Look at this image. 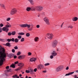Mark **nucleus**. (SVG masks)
Here are the masks:
<instances>
[{"label":"nucleus","instance_id":"1","mask_svg":"<svg viewBox=\"0 0 78 78\" xmlns=\"http://www.w3.org/2000/svg\"><path fill=\"white\" fill-rule=\"evenodd\" d=\"M20 27L22 28H26L27 27V30L28 31H32L33 30V28L34 26L33 24H20Z\"/></svg>","mask_w":78,"mask_h":78},{"label":"nucleus","instance_id":"2","mask_svg":"<svg viewBox=\"0 0 78 78\" xmlns=\"http://www.w3.org/2000/svg\"><path fill=\"white\" fill-rule=\"evenodd\" d=\"M5 55L4 54H3L1 56H0V66H2L3 64V62L5 61Z\"/></svg>","mask_w":78,"mask_h":78},{"label":"nucleus","instance_id":"3","mask_svg":"<svg viewBox=\"0 0 78 78\" xmlns=\"http://www.w3.org/2000/svg\"><path fill=\"white\" fill-rule=\"evenodd\" d=\"M17 12V10L16 8H14L12 9L10 12V15H14Z\"/></svg>","mask_w":78,"mask_h":78},{"label":"nucleus","instance_id":"4","mask_svg":"<svg viewBox=\"0 0 78 78\" xmlns=\"http://www.w3.org/2000/svg\"><path fill=\"white\" fill-rule=\"evenodd\" d=\"M64 69V66H60L57 67L55 69L56 72H60Z\"/></svg>","mask_w":78,"mask_h":78},{"label":"nucleus","instance_id":"5","mask_svg":"<svg viewBox=\"0 0 78 78\" xmlns=\"http://www.w3.org/2000/svg\"><path fill=\"white\" fill-rule=\"evenodd\" d=\"M53 34H48L46 36V37L45 38V39H47V37L48 39H49L51 40L53 39Z\"/></svg>","mask_w":78,"mask_h":78},{"label":"nucleus","instance_id":"6","mask_svg":"<svg viewBox=\"0 0 78 78\" xmlns=\"http://www.w3.org/2000/svg\"><path fill=\"white\" fill-rule=\"evenodd\" d=\"M17 65L18 66H19L20 67H18L16 69V70H20V69H22V67L24 66V64L22 62L19 63H18Z\"/></svg>","mask_w":78,"mask_h":78},{"label":"nucleus","instance_id":"7","mask_svg":"<svg viewBox=\"0 0 78 78\" xmlns=\"http://www.w3.org/2000/svg\"><path fill=\"white\" fill-rule=\"evenodd\" d=\"M43 20L45 22V23L47 25H50V22H49V20L48 19V18L47 17H45L44 19Z\"/></svg>","mask_w":78,"mask_h":78},{"label":"nucleus","instance_id":"8","mask_svg":"<svg viewBox=\"0 0 78 78\" xmlns=\"http://www.w3.org/2000/svg\"><path fill=\"white\" fill-rule=\"evenodd\" d=\"M58 44V41L56 40H54L53 41V42L52 44V46L53 48H55L56 47V45Z\"/></svg>","mask_w":78,"mask_h":78},{"label":"nucleus","instance_id":"9","mask_svg":"<svg viewBox=\"0 0 78 78\" xmlns=\"http://www.w3.org/2000/svg\"><path fill=\"white\" fill-rule=\"evenodd\" d=\"M36 10L37 11H41L43 9V7L41 6H36Z\"/></svg>","mask_w":78,"mask_h":78},{"label":"nucleus","instance_id":"10","mask_svg":"<svg viewBox=\"0 0 78 78\" xmlns=\"http://www.w3.org/2000/svg\"><path fill=\"white\" fill-rule=\"evenodd\" d=\"M0 51L2 52V53L0 54V56H1L2 55H3V54H4V55H5V58H6V54L5 53V49L2 47V48L1 49Z\"/></svg>","mask_w":78,"mask_h":78},{"label":"nucleus","instance_id":"11","mask_svg":"<svg viewBox=\"0 0 78 78\" xmlns=\"http://www.w3.org/2000/svg\"><path fill=\"white\" fill-rule=\"evenodd\" d=\"M37 67L38 70H41V69H43L44 68V66L42 64H40L37 66Z\"/></svg>","mask_w":78,"mask_h":78},{"label":"nucleus","instance_id":"12","mask_svg":"<svg viewBox=\"0 0 78 78\" xmlns=\"http://www.w3.org/2000/svg\"><path fill=\"white\" fill-rule=\"evenodd\" d=\"M25 55H22L19 56L18 57V59H23L25 58Z\"/></svg>","mask_w":78,"mask_h":78},{"label":"nucleus","instance_id":"13","mask_svg":"<svg viewBox=\"0 0 78 78\" xmlns=\"http://www.w3.org/2000/svg\"><path fill=\"white\" fill-rule=\"evenodd\" d=\"M31 11H35L36 10V6L34 7L32 6L30 7Z\"/></svg>","mask_w":78,"mask_h":78},{"label":"nucleus","instance_id":"14","mask_svg":"<svg viewBox=\"0 0 78 78\" xmlns=\"http://www.w3.org/2000/svg\"><path fill=\"white\" fill-rule=\"evenodd\" d=\"M2 30L5 31L6 33H8V31H9V28L4 27L2 28Z\"/></svg>","mask_w":78,"mask_h":78},{"label":"nucleus","instance_id":"15","mask_svg":"<svg viewBox=\"0 0 78 78\" xmlns=\"http://www.w3.org/2000/svg\"><path fill=\"white\" fill-rule=\"evenodd\" d=\"M51 55H53L54 56H55L57 55V53L55 51H53V52L51 53Z\"/></svg>","mask_w":78,"mask_h":78},{"label":"nucleus","instance_id":"16","mask_svg":"<svg viewBox=\"0 0 78 78\" xmlns=\"http://www.w3.org/2000/svg\"><path fill=\"white\" fill-rule=\"evenodd\" d=\"M36 61V58H33L30 59V62H35Z\"/></svg>","mask_w":78,"mask_h":78},{"label":"nucleus","instance_id":"17","mask_svg":"<svg viewBox=\"0 0 78 78\" xmlns=\"http://www.w3.org/2000/svg\"><path fill=\"white\" fill-rule=\"evenodd\" d=\"M78 17H75L73 18L72 19V20L74 22H75L76 21H77V20H78Z\"/></svg>","mask_w":78,"mask_h":78},{"label":"nucleus","instance_id":"18","mask_svg":"<svg viewBox=\"0 0 78 78\" xmlns=\"http://www.w3.org/2000/svg\"><path fill=\"white\" fill-rule=\"evenodd\" d=\"M74 72H75L69 73H68L66 74L65 76H69V75H70L73 74Z\"/></svg>","mask_w":78,"mask_h":78},{"label":"nucleus","instance_id":"19","mask_svg":"<svg viewBox=\"0 0 78 78\" xmlns=\"http://www.w3.org/2000/svg\"><path fill=\"white\" fill-rule=\"evenodd\" d=\"M34 42H38L39 41V38L37 37H36L34 38Z\"/></svg>","mask_w":78,"mask_h":78},{"label":"nucleus","instance_id":"20","mask_svg":"<svg viewBox=\"0 0 78 78\" xmlns=\"http://www.w3.org/2000/svg\"><path fill=\"white\" fill-rule=\"evenodd\" d=\"M13 56H14V55L12 54H10L8 55V57H9V58H13Z\"/></svg>","mask_w":78,"mask_h":78},{"label":"nucleus","instance_id":"21","mask_svg":"<svg viewBox=\"0 0 78 78\" xmlns=\"http://www.w3.org/2000/svg\"><path fill=\"white\" fill-rule=\"evenodd\" d=\"M0 6L3 8V9H5V5L3 4L0 3Z\"/></svg>","mask_w":78,"mask_h":78},{"label":"nucleus","instance_id":"22","mask_svg":"<svg viewBox=\"0 0 78 78\" xmlns=\"http://www.w3.org/2000/svg\"><path fill=\"white\" fill-rule=\"evenodd\" d=\"M29 72L30 74H33L34 71H33V69H30L29 70Z\"/></svg>","mask_w":78,"mask_h":78},{"label":"nucleus","instance_id":"23","mask_svg":"<svg viewBox=\"0 0 78 78\" xmlns=\"http://www.w3.org/2000/svg\"><path fill=\"white\" fill-rule=\"evenodd\" d=\"M31 5H34V1L33 0H28Z\"/></svg>","mask_w":78,"mask_h":78},{"label":"nucleus","instance_id":"24","mask_svg":"<svg viewBox=\"0 0 78 78\" xmlns=\"http://www.w3.org/2000/svg\"><path fill=\"white\" fill-rule=\"evenodd\" d=\"M26 10L28 12L31 11V7H27L26 8Z\"/></svg>","mask_w":78,"mask_h":78},{"label":"nucleus","instance_id":"25","mask_svg":"<svg viewBox=\"0 0 78 78\" xmlns=\"http://www.w3.org/2000/svg\"><path fill=\"white\" fill-rule=\"evenodd\" d=\"M10 67H12V68H15L16 67V66H15V64H12L10 66Z\"/></svg>","mask_w":78,"mask_h":78},{"label":"nucleus","instance_id":"26","mask_svg":"<svg viewBox=\"0 0 78 78\" xmlns=\"http://www.w3.org/2000/svg\"><path fill=\"white\" fill-rule=\"evenodd\" d=\"M6 45L8 47H11V44H10V43L9 42L7 43L6 44Z\"/></svg>","mask_w":78,"mask_h":78},{"label":"nucleus","instance_id":"27","mask_svg":"<svg viewBox=\"0 0 78 78\" xmlns=\"http://www.w3.org/2000/svg\"><path fill=\"white\" fill-rule=\"evenodd\" d=\"M16 31H14L13 32H12V36H14V35H16Z\"/></svg>","mask_w":78,"mask_h":78},{"label":"nucleus","instance_id":"28","mask_svg":"<svg viewBox=\"0 0 78 78\" xmlns=\"http://www.w3.org/2000/svg\"><path fill=\"white\" fill-rule=\"evenodd\" d=\"M14 42H15V43H17V42H19V39H18L17 38H16L15 39Z\"/></svg>","mask_w":78,"mask_h":78},{"label":"nucleus","instance_id":"29","mask_svg":"<svg viewBox=\"0 0 78 78\" xmlns=\"http://www.w3.org/2000/svg\"><path fill=\"white\" fill-rule=\"evenodd\" d=\"M18 34H19V35H20V36H22V35H24V34H25L24 33H18Z\"/></svg>","mask_w":78,"mask_h":78},{"label":"nucleus","instance_id":"30","mask_svg":"<svg viewBox=\"0 0 78 78\" xmlns=\"http://www.w3.org/2000/svg\"><path fill=\"white\" fill-rule=\"evenodd\" d=\"M18 75L17 74H15L13 76H12V77L13 78H16L17 77V76Z\"/></svg>","mask_w":78,"mask_h":78},{"label":"nucleus","instance_id":"31","mask_svg":"<svg viewBox=\"0 0 78 78\" xmlns=\"http://www.w3.org/2000/svg\"><path fill=\"white\" fill-rule=\"evenodd\" d=\"M68 27V28H71V29H72V28H73V26L72 25L69 26Z\"/></svg>","mask_w":78,"mask_h":78},{"label":"nucleus","instance_id":"32","mask_svg":"<svg viewBox=\"0 0 78 78\" xmlns=\"http://www.w3.org/2000/svg\"><path fill=\"white\" fill-rule=\"evenodd\" d=\"M26 35L27 37H29V36H30V33H27L26 34Z\"/></svg>","mask_w":78,"mask_h":78},{"label":"nucleus","instance_id":"33","mask_svg":"<svg viewBox=\"0 0 78 78\" xmlns=\"http://www.w3.org/2000/svg\"><path fill=\"white\" fill-rule=\"evenodd\" d=\"M8 35L9 36H11L12 35V33L11 32H9L8 33Z\"/></svg>","mask_w":78,"mask_h":78},{"label":"nucleus","instance_id":"34","mask_svg":"<svg viewBox=\"0 0 78 78\" xmlns=\"http://www.w3.org/2000/svg\"><path fill=\"white\" fill-rule=\"evenodd\" d=\"M25 41V38H22L21 40V42H23Z\"/></svg>","mask_w":78,"mask_h":78},{"label":"nucleus","instance_id":"35","mask_svg":"<svg viewBox=\"0 0 78 78\" xmlns=\"http://www.w3.org/2000/svg\"><path fill=\"white\" fill-rule=\"evenodd\" d=\"M20 54H21V53H20V51H18V53H17V55L18 56H19L20 55Z\"/></svg>","mask_w":78,"mask_h":78},{"label":"nucleus","instance_id":"36","mask_svg":"<svg viewBox=\"0 0 78 78\" xmlns=\"http://www.w3.org/2000/svg\"><path fill=\"white\" fill-rule=\"evenodd\" d=\"M2 47L0 45V55L2 53V52H1L0 51H1V49H2Z\"/></svg>","mask_w":78,"mask_h":78},{"label":"nucleus","instance_id":"37","mask_svg":"<svg viewBox=\"0 0 78 78\" xmlns=\"http://www.w3.org/2000/svg\"><path fill=\"white\" fill-rule=\"evenodd\" d=\"M11 20V18H8L6 19V21H9Z\"/></svg>","mask_w":78,"mask_h":78},{"label":"nucleus","instance_id":"38","mask_svg":"<svg viewBox=\"0 0 78 78\" xmlns=\"http://www.w3.org/2000/svg\"><path fill=\"white\" fill-rule=\"evenodd\" d=\"M32 53L30 52H29L28 53V56H31V55Z\"/></svg>","mask_w":78,"mask_h":78},{"label":"nucleus","instance_id":"39","mask_svg":"<svg viewBox=\"0 0 78 78\" xmlns=\"http://www.w3.org/2000/svg\"><path fill=\"white\" fill-rule=\"evenodd\" d=\"M11 39V41H12V42H14L15 39H14V38H12Z\"/></svg>","mask_w":78,"mask_h":78},{"label":"nucleus","instance_id":"40","mask_svg":"<svg viewBox=\"0 0 78 78\" xmlns=\"http://www.w3.org/2000/svg\"><path fill=\"white\" fill-rule=\"evenodd\" d=\"M4 41H5V39L0 38V41H1L2 42H4Z\"/></svg>","mask_w":78,"mask_h":78},{"label":"nucleus","instance_id":"41","mask_svg":"<svg viewBox=\"0 0 78 78\" xmlns=\"http://www.w3.org/2000/svg\"><path fill=\"white\" fill-rule=\"evenodd\" d=\"M50 65V63H47L45 64L44 66H49Z\"/></svg>","mask_w":78,"mask_h":78},{"label":"nucleus","instance_id":"42","mask_svg":"<svg viewBox=\"0 0 78 78\" xmlns=\"http://www.w3.org/2000/svg\"><path fill=\"white\" fill-rule=\"evenodd\" d=\"M53 55H51L50 56V58H51V59H53Z\"/></svg>","mask_w":78,"mask_h":78},{"label":"nucleus","instance_id":"43","mask_svg":"<svg viewBox=\"0 0 78 78\" xmlns=\"http://www.w3.org/2000/svg\"><path fill=\"white\" fill-rule=\"evenodd\" d=\"M7 41H8V42H11V39H7Z\"/></svg>","mask_w":78,"mask_h":78},{"label":"nucleus","instance_id":"44","mask_svg":"<svg viewBox=\"0 0 78 78\" xmlns=\"http://www.w3.org/2000/svg\"><path fill=\"white\" fill-rule=\"evenodd\" d=\"M26 72L27 73H30V71L28 70H26Z\"/></svg>","mask_w":78,"mask_h":78},{"label":"nucleus","instance_id":"45","mask_svg":"<svg viewBox=\"0 0 78 78\" xmlns=\"http://www.w3.org/2000/svg\"><path fill=\"white\" fill-rule=\"evenodd\" d=\"M18 39H21V38H22V36L19 35L18 36Z\"/></svg>","mask_w":78,"mask_h":78},{"label":"nucleus","instance_id":"46","mask_svg":"<svg viewBox=\"0 0 78 78\" xmlns=\"http://www.w3.org/2000/svg\"><path fill=\"white\" fill-rule=\"evenodd\" d=\"M19 63V62L18 61H17L16 62H14L15 64H17Z\"/></svg>","mask_w":78,"mask_h":78},{"label":"nucleus","instance_id":"47","mask_svg":"<svg viewBox=\"0 0 78 78\" xmlns=\"http://www.w3.org/2000/svg\"><path fill=\"white\" fill-rule=\"evenodd\" d=\"M14 48L15 50H17L18 48V47H17V46H16L14 47Z\"/></svg>","mask_w":78,"mask_h":78},{"label":"nucleus","instance_id":"48","mask_svg":"<svg viewBox=\"0 0 78 78\" xmlns=\"http://www.w3.org/2000/svg\"><path fill=\"white\" fill-rule=\"evenodd\" d=\"M36 27L37 28H39L40 27V26L39 25H37Z\"/></svg>","mask_w":78,"mask_h":78},{"label":"nucleus","instance_id":"49","mask_svg":"<svg viewBox=\"0 0 78 78\" xmlns=\"http://www.w3.org/2000/svg\"><path fill=\"white\" fill-rule=\"evenodd\" d=\"M4 25H3V24L2 23H1L0 24V27H2L4 26Z\"/></svg>","mask_w":78,"mask_h":78},{"label":"nucleus","instance_id":"50","mask_svg":"<svg viewBox=\"0 0 78 78\" xmlns=\"http://www.w3.org/2000/svg\"><path fill=\"white\" fill-rule=\"evenodd\" d=\"M6 28H9V25H8V24H7L6 25Z\"/></svg>","mask_w":78,"mask_h":78},{"label":"nucleus","instance_id":"51","mask_svg":"<svg viewBox=\"0 0 78 78\" xmlns=\"http://www.w3.org/2000/svg\"><path fill=\"white\" fill-rule=\"evenodd\" d=\"M12 53H15V50H14V49H12Z\"/></svg>","mask_w":78,"mask_h":78},{"label":"nucleus","instance_id":"52","mask_svg":"<svg viewBox=\"0 0 78 78\" xmlns=\"http://www.w3.org/2000/svg\"><path fill=\"white\" fill-rule=\"evenodd\" d=\"M37 69L35 68L34 69V72H37Z\"/></svg>","mask_w":78,"mask_h":78},{"label":"nucleus","instance_id":"53","mask_svg":"<svg viewBox=\"0 0 78 78\" xmlns=\"http://www.w3.org/2000/svg\"><path fill=\"white\" fill-rule=\"evenodd\" d=\"M9 66H7L5 67L6 69H9Z\"/></svg>","mask_w":78,"mask_h":78},{"label":"nucleus","instance_id":"54","mask_svg":"<svg viewBox=\"0 0 78 78\" xmlns=\"http://www.w3.org/2000/svg\"><path fill=\"white\" fill-rule=\"evenodd\" d=\"M14 59H16V58H17V56H16V55L14 56Z\"/></svg>","mask_w":78,"mask_h":78},{"label":"nucleus","instance_id":"55","mask_svg":"<svg viewBox=\"0 0 78 78\" xmlns=\"http://www.w3.org/2000/svg\"><path fill=\"white\" fill-rule=\"evenodd\" d=\"M69 67L67 66L66 68V70H69Z\"/></svg>","mask_w":78,"mask_h":78},{"label":"nucleus","instance_id":"56","mask_svg":"<svg viewBox=\"0 0 78 78\" xmlns=\"http://www.w3.org/2000/svg\"><path fill=\"white\" fill-rule=\"evenodd\" d=\"M63 25H64V23H63L61 25V28L62 27V26H63Z\"/></svg>","mask_w":78,"mask_h":78},{"label":"nucleus","instance_id":"57","mask_svg":"<svg viewBox=\"0 0 78 78\" xmlns=\"http://www.w3.org/2000/svg\"><path fill=\"white\" fill-rule=\"evenodd\" d=\"M76 77H77V75H75L74 76V78H76Z\"/></svg>","mask_w":78,"mask_h":78},{"label":"nucleus","instance_id":"58","mask_svg":"<svg viewBox=\"0 0 78 78\" xmlns=\"http://www.w3.org/2000/svg\"><path fill=\"white\" fill-rule=\"evenodd\" d=\"M2 28L0 27V32H2Z\"/></svg>","mask_w":78,"mask_h":78},{"label":"nucleus","instance_id":"59","mask_svg":"<svg viewBox=\"0 0 78 78\" xmlns=\"http://www.w3.org/2000/svg\"><path fill=\"white\" fill-rule=\"evenodd\" d=\"M43 73H46V72H47V71L45 70L43 71Z\"/></svg>","mask_w":78,"mask_h":78},{"label":"nucleus","instance_id":"60","mask_svg":"<svg viewBox=\"0 0 78 78\" xmlns=\"http://www.w3.org/2000/svg\"><path fill=\"white\" fill-rule=\"evenodd\" d=\"M22 74H20V75H19V76H20V77H22Z\"/></svg>","mask_w":78,"mask_h":78},{"label":"nucleus","instance_id":"61","mask_svg":"<svg viewBox=\"0 0 78 78\" xmlns=\"http://www.w3.org/2000/svg\"><path fill=\"white\" fill-rule=\"evenodd\" d=\"M75 72L76 73H78V70L76 71Z\"/></svg>","mask_w":78,"mask_h":78},{"label":"nucleus","instance_id":"62","mask_svg":"<svg viewBox=\"0 0 78 78\" xmlns=\"http://www.w3.org/2000/svg\"><path fill=\"white\" fill-rule=\"evenodd\" d=\"M7 25H9V23H8V22H7Z\"/></svg>","mask_w":78,"mask_h":78},{"label":"nucleus","instance_id":"63","mask_svg":"<svg viewBox=\"0 0 78 78\" xmlns=\"http://www.w3.org/2000/svg\"><path fill=\"white\" fill-rule=\"evenodd\" d=\"M26 78H28V76H26Z\"/></svg>","mask_w":78,"mask_h":78},{"label":"nucleus","instance_id":"64","mask_svg":"<svg viewBox=\"0 0 78 78\" xmlns=\"http://www.w3.org/2000/svg\"><path fill=\"white\" fill-rule=\"evenodd\" d=\"M16 78H19V76H17L16 77Z\"/></svg>","mask_w":78,"mask_h":78}]
</instances>
